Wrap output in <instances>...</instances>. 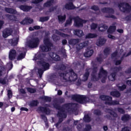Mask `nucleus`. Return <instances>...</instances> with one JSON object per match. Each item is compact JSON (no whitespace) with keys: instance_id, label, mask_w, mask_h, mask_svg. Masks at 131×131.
I'll return each instance as SVG.
<instances>
[{"instance_id":"nucleus-27","label":"nucleus","mask_w":131,"mask_h":131,"mask_svg":"<svg viewBox=\"0 0 131 131\" xmlns=\"http://www.w3.org/2000/svg\"><path fill=\"white\" fill-rule=\"evenodd\" d=\"M64 8L67 9V10H72L74 9L75 7L72 3H70L69 4H67L64 6Z\"/></svg>"},{"instance_id":"nucleus-25","label":"nucleus","mask_w":131,"mask_h":131,"mask_svg":"<svg viewBox=\"0 0 131 131\" xmlns=\"http://www.w3.org/2000/svg\"><path fill=\"white\" fill-rule=\"evenodd\" d=\"M98 29L99 31H105L108 29V27L106 26V25L101 24L98 27Z\"/></svg>"},{"instance_id":"nucleus-55","label":"nucleus","mask_w":131,"mask_h":131,"mask_svg":"<svg viewBox=\"0 0 131 131\" xmlns=\"http://www.w3.org/2000/svg\"><path fill=\"white\" fill-rule=\"evenodd\" d=\"M118 111L120 113H122V114L125 113L124 110H123L122 108H118Z\"/></svg>"},{"instance_id":"nucleus-33","label":"nucleus","mask_w":131,"mask_h":131,"mask_svg":"<svg viewBox=\"0 0 131 131\" xmlns=\"http://www.w3.org/2000/svg\"><path fill=\"white\" fill-rule=\"evenodd\" d=\"M5 11L7 13H9L10 14H16V10L12 8H5Z\"/></svg>"},{"instance_id":"nucleus-59","label":"nucleus","mask_w":131,"mask_h":131,"mask_svg":"<svg viewBox=\"0 0 131 131\" xmlns=\"http://www.w3.org/2000/svg\"><path fill=\"white\" fill-rule=\"evenodd\" d=\"M108 38H111V39H115L116 37L114 36L109 34L108 35Z\"/></svg>"},{"instance_id":"nucleus-44","label":"nucleus","mask_w":131,"mask_h":131,"mask_svg":"<svg viewBox=\"0 0 131 131\" xmlns=\"http://www.w3.org/2000/svg\"><path fill=\"white\" fill-rule=\"evenodd\" d=\"M92 129V126L91 125H86L85 128L83 131H90Z\"/></svg>"},{"instance_id":"nucleus-7","label":"nucleus","mask_w":131,"mask_h":131,"mask_svg":"<svg viewBox=\"0 0 131 131\" xmlns=\"http://www.w3.org/2000/svg\"><path fill=\"white\" fill-rule=\"evenodd\" d=\"M100 98L102 101H105V104H107L108 105H118L119 104V102L118 101L115 100L112 101V97L110 96L101 95Z\"/></svg>"},{"instance_id":"nucleus-13","label":"nucleus","mask_w":131,"mask_h":131,"mask_svg":"<svg viewBox=\"0 0 131 131\" xmlns=\"http://www.w3.org/2000/svg\"><path fill=\"white\" fill-rule=\"evenodd\" d=\"M17 57V52L14 49H12L9 53V60H14Z\"/></svg>"},{"instance_id":"nucleus-41","label":"nucleus","mask_w":131,"mask_h":131,"mask_svg":"<svg viewBox=\"0 0 131 131\" xmlns=\"http://www.w3.org/2000/svg\"><path fill=\"white\" fill-rule=\"evenodd\" d=\"M118 88L119 90V91H123V90H125L126 89V86L125 85H118Z\"/></svg>"},{"instance_id":"nucleus-11","label":"nucleus","mask_w":131,"mask_h":131,"mask_svg":"<svg viewBox=\"0 0 131 131\" xmlns=\"http://www.w3.org/2000/svg\"><path fill=\"white\" fill-rule=\"evenodd\" d=\"M84 23H86V20H82L79 17L75 18V26H77V27H81L83 26V24Z\"/></svg>"},{"instance_id":"nucleus-2","label":"nucleus","mask_w":131,"mask_h":131,"mask_svg":"<svg viewBox=\"0 0 131 131\" xmlns=\"http://www.w3.org/2000/svg\"><path fill=\"white\" fill-rule=\"evenodd\" d=\"M54 107L59 110L58 114H57V116H59V120L58 123L56 124V127H58L59 123H61V122L63 121V118H66V117H67L65 111L67 110L69 107L68 104H65L62 107H61L58 103H55V104H54Z\"/></svg>"},{"instance_id":"nucleus-31","label":"nucleus","mask_w":131,"mask_h":131,"mask_svg":"<svg viewBox=\"0 0 131 131\" xmlns=\"http://www.w3.org/2000/svg\"><path fill=\"white\" fill-rule=\"evenodd\" d=\"M66 19V15H64L63 16L59 15L58 16V20L59 23H63L64 21H65V19Z\"/></svg>"},{"instance_id":"nucleus-6","label":"nucleus","mask_w":131,"mask_h":131,"mask_svg":"<svg viewBox=\"0 0 131 131\" xmlns=\"http://www.w3.org/2000/svg\"><path fill=\"white\" fill-rule=\"evenodd\" d=\"M61 31H63V30H59V31L57 30H53V35L52 36V38L54 41H57V40H59V39H60V38L57 36V35H60V36H62V37L69 38L70 36L61 33Z\"/></svg>"},{"instance_id":"nucleus-54","label":"nucleus","mask_w":131,"mask_h":131,"mask_svg":"<svg viewBox=\"0 0 131 131\" xmlns=\"http://www.w3.org/2000/svg\"><path fill=\"white\" fill-rule=\"evenodd\" d=\"M95 115H101V112L99 110H95L94 112Z\"/></svg>"},{"instance_id":"nucleus-30","label":"nucleus","mask_w":131,"mask_h":131,"mask_svg":"<svg viewBox=\"0 0 131 131\" xmlns=\"http://www.w3.org/2000/svg\"><path fill=\"white\" fill-rule=\"evenodd\" d=\"M131 117L130 116H129V115H124L122 118H121V120H122V121H127V120H129V119H130Z\"/></svg>"},{"instance_id":"nucleus-36","label":"nucleus","mask_w":131,"mask_h":131,"mask_svg":"<svg viewBox=\"0 0 131 131\" xmlns=\"http://www.w3.org/2000/svg\"><path fill=\"white\" fill-rule=\"evenodd\" d=\"M53 3H54V1L51 0V1H48L46 3L44 4L45 8H48L49 7H51L52 6Z\"/></svg>"},{"instance_id":"nucleus-22","label":"nucleus","mask_w":131,"mask_h":131,"mask_svg":"<svg viewBox=\"0 0 131 131\" xmlns=\"http://www.w3.org/2000/svg\"><path fill=\"white\" fill-rule=\"evenodd\" d=\"M38 110L39 111H41V112H43V113H46V114H50L51 113V111L47 107H40L38 108Z\"/></svg>"},{"instance_id":"nucleus-26","label":"nucleus","mask_w":131,"mask_h":131,"mask_svg":"<svg viewBox=\"0 0 131 131\" xmlns=\"http://www.w3.org/2000/svg\"><path fill=\"white\" fill-rule=\"evenodd\" d=\"M98 35L95 33H88L85 35V38H96Z\"/></svg>"},{"instance_id":"nucleus-23","label":"nucleus","mask_w":131,"mask_h":131,"mask_svg":"<svg viewBox=\"0 0 131 131\" xmlns=\"http://www.w3.org/2000/svg\"><path fill=\"white\" fill-rule=\"evenodd\" d=\"M89 45V41H85L83 43H80L78 45H77L76 48L77 50H81L83 48H84V47H86Z\"/></svg>"},{"instance_id":"nucleus-10","label":"nucleus","mask_w":131,"mask_h":131,"mask_svg":"<svg viewBox=\"0 0 131 131\" xmlns=\"http://www.w3.org/2000/svg\"><path fill=\"white\" fill-rule=\"evenodd\" d=\"M98 77L99 78L101 79L102 82H105V80H106V79L107 78V72L103 70V68H101L100 70Z\"/></svg>"},{"instance_id":"nucleus-4","label":"nucleus","mask_w":131,"mask_h":131,"mask_svg":"<svg viewBox=\"0 0 131 131\" xmlns=\"http://www.w3.org/2000/svg\"><path fill=\"white\" fill-rule=\"evenodd\" d=\"M39 39L38 37H32L29 38V40L26 43V46L34 49L37 48L39 45Z\"/></svg>"},{"instance_id":"nucleus-62","label":"nucleus","mask_w":131,"mask_h":131,"mask_svg":"<svg viewBox=\"0 0 131 131\" xmlns=\"http://www.w3.org/2000/svg\"><path fill=\"white\" fill-rule=\"evenodd\" d=\"M34 29H35L36 30H37L38 29H40V27L39 26H35L34 27Z\"/></svg>"},{"instance_id":"nucleus-14","label":"nucleus","mask_w":131,"mask_h":131,"mask_svg":"<svg viewBox=\"0 0 131 131\" xmlns=\"http://www.w3.org/2000/svg\"><path fill=\"white\" fill-rule=\"evenodd\" d=\"M12 32H13V30L12 29H6L4 30L3 33V36L5 38L8 37V36H10L11 34H12Z\"/></svg>"},{"instance_id":"nucleus-38","label":"nucleus","mask_w":131,"mask_h":131,"mask_svg":"<svg viewBox=\"0 0 131 131\" xmlns=\"http://www.w3.org/2000/svg\"><path fill=\"white\" fill-rule=\"evenodd\" d=\"M90 74V73L89 72H86L85 74H84L83 77V81H85L88 80V78H89V75Z\"/></svg>"},{"instance_id":"nucleus-9","label":"nucleus","mask_w":131,"mask_h":131,"mask_svg":"<svg viewBox=\"0 0 131 131\" xmlns=\"http://www.w3.org/2000/svg\"><path fill=\"white\" fill-rule=\"evenodd\" d=\"M119 8L122 12H130L131 10V7L126 3H121L119 5Z\"/></svg>"},{"instance_id":"nucleus-58","label":"nucleus","mask_w":131,"mask_h":131,"mask_svg":"<svg viewBox=\"0 0 131 131\" xmlns=\"http://www.w3.org/2000/svg\"><path fill=\"white\" fill-rule=\"evenodd\" d=\"M121 131H129V128L128 127H125L122 129Z\"/></svg>"},{"instance_id":"nucleus-15","label":"nucleus","mask_w":131,"mask_h":131,"mask_svg":"<svg viewBox=\"0 0 131 131\" xmlns=\"http://www.w3.org/2000/svg\"><path fill=\"white\" fill-rule=\"evenodd\" d=\"M19 52H23V53H21L18 56L17 60H18V61L20 60H22V59H24V58H25V52H26V49L24 48L20 49Z\"/></svg>"},{"instance_id":"nucleus-53","label":"nucleus","mask_w":131,"mask_h":131,"mask_svg":"<svg viewBox=\"0 0 131 131\" xmlns=\"http://www.w3.org/2000/svg\"><path fill=\"white\" fill-rule=\"evenodd\" d=\"M8 97L9 98V99L12 98V91H11V90L8 91Z\"/></svg>"},{"instance_id":"nucleus-60","label":"nucleus","mask_w":131,"mask_h":131,"mask_svg":"<svg viewBox=\"0 0 131 131\" xmlns=\"http://www.w3.org/2000/svg\"><path fill=\"white\" fill-rule=\"evenodd\" d=\"M121 63V60H116L115 62L116 65H119Z\"/></svg>"},{"instance_id":"nucleus-35","label":"nucleus","mask_w":131,"mask_h":131,"mask_svg":"<svg viewBox=\"0 0 131 131\" xmlns=\"http://www.w3.org/2000/svg\"><path fill=\"white\" fill-rule=\"evenodd\" d=\"M115 76H116V73L111 74V75L108 76V79L111 81H114L115 80Z\"/></svg>"},{"instance_id":"nucleus-37","label":"nucleus","mask_w":131,"mask_h":131,"mask_svg":"<svg viewBox=\"0 0 131 131\" xmlns=\"http://www.w3.org/2000/svg\"><path fill=\"white\" fill-rule=\"evenodd\" d=\"M107 112L110 113L112 116H113V117L116 118L117 117V114L114 112L113 110H107Z\"/></svg>"},{"instance_id":"nucleus-47","label":"nucleus","mask_w":131,"mask_h":131,"mask_svg":"<svg viewBox=\"0 0 131 131\" xmlns=\"http://www.w3.org/2000/svg\"><path fill=\"white\" fill-rule=\"evenodd\" d=\"M42 99H43L45 101H46V102H50L51 99L50 97H47V96H43L42 97Z\"/></svg>"},{"instance_id":"nucleus-32","label":"nucleus","mask_w":131,"mask_h":131,"mask_svg":"<svg viewBox=\"0 0 131 131\" xmlns=\"http://www.w3.org/2000/svg\"><path fill=\"white\" fill-rule=\"evenodd\" d=\"M116 30V27L115 26H111L107 30L108 33H113Z\"/></svg>"},{"instance_id":"nucleus-24","label":"nucleus","mask_w":131,"mask_h":131,"mask_svg":"<svg viewBox=\"0 0 131 131\" xmlns=\"http://www.w3.org/2000/svg\"><path fill=\"white\" fill-rule=\"evenodd\" d=\"M93 54H94V50H93V49H88L84 54V56L86 57V58H89V57L92 56Z\"/></svg>"},{"instance_id":"nucleus-19","label":"nucleus","mask_w":131,"mask_h":131,"mask_svg":"<svg viewBox=\"0 0 131 131\" xmlns=\"http://www.w3.org/2000/svg\"><path fill=\"white\" fill-rule=\"evenodd\" d=\"M49 56L55 61H60V57L56 53L51 52L49 54Z\"/></svg>"},{"instance_id":"nucleus-46","label":"nucleus","mask_w":131,"mask_h":131,"mask_svg":"<svg viewBox=\"0 0 131 131\" xmlns=\"http://www.w3.org/2000/svg\"><path fill=\"white\" fill-rule=\"evenodd\" d=\"M50 18L49 17H41L40 18V22H45V21H48Z\"/></svg>"},{"instance_id":"nucleus-21","label":"nucleus","mask_w":131,"mask_h":131,"mask_svg":"<svg viewBox=\"0 0 131 131\" xmlns=\"http://www.w3.org/2000/svg\"><path fill=\"white\" fill-rule=\"evenodd\" d=\"M78 42H79V39H72L69 40V45L73 46H77V43H78Z\"/></svg>"},{"instance_id":"nucleus-45","label":"nucleus","mask_w":131,"mask_h":131,"mask_svg":"<svg viewBox=\"0 0 131 131\" xmlns=\"http://www.w3.org/2000/svg\"><path fill=\"white\" fill-rule=\"evenodd\" d=\"M27 90L29 93H31V94H33V93H35V92H36L35 89L32 88H27Z\"/></svg>"},{"instance_id":"nucleus-40","label":"nucleus","mask_w":131,"mask_h":131,"mask_svg":"<svg viewBox=\"0 0 131 131\" xmlns=\"http://www.w3.org/2000/svg\"><path fill=\"white\" fill-rule=\"evenodd\" d=\"M7 17L9 20H13V21L16 20V17H15L14 15H7Z\"/></svg>"},{"instance_id":"nucleus-28","label":"nucleus","mask_w":131,"mask_h":131,"mask_svg":"<svg viewBox=\"0 0 131 131\" xmlns=\"http://www.w3.org/2000/svg\"><path fill=\"white\" fill-rule=\"evenodd\" d=\"M32 7L30 6H21L20 7V10H22L23 11H24V12H28V11H29V10L32 9Z\"/></svg>"},{"instance_id":"nucleus-12","label":"nucleus","mask_w":131,"mask_h":131,"mask_svg":"<svg viewBox=\"0 0 131 131\" xmlns=\"http://www.w3.org/2000/svg\"><path fill=\"white\" fill-rule=\"evenodd\" d=\"M102 12H103V13H108L109 14V15L106 16L107 18H113V19H115V16L111 14L114 13V10H113V9L110 8H103L102 10Z\"/></svg>"},{"instance_id":"nucleus-42","label":"nucleus","mask_w":131,"mask_h":131,"mask_svg":"<svg viewBox=\"0 0 131 131\" xmlns=\"http://www.w3.org/2000/svg\"><path fill=\"white\" fill-rule=\"evenodd\" d=\"M119 56V54H117V52H115L112 54V59H117Z\"/></svg>"},{"instance_id":"nucleus-18","label":"nucleus","mask_w":131,"mask_h":131,"mask_svg":"<svg viewBox=\"0 0 131 131\" xmlns=\"http://www.w3.org/2000/svg\"><path fill=\"white\" fill-rule=\"evenodd\" d=\"M106 39L105 38H99L96 42V45L98 47H102L104 46V43H106Z\"/></svg>"},{"instance_id":"nucleus-56","label":"nucleus","mask_w":131,"mask_h":131,"mask_svg":"<svg viewBox=\"0 0 131 131\" xmlns=\"http://www.w3.org/2000/svg\"><path fill=\"white\" fill-rule=\"evenodd\" d=\"M97 71H98V69H97V67H94L93 69V74H95V73H96V72H97Z\"/></svg>"},{"instance_id":"nucleus-50","label":"nucleus","mask_w":131,"mask_h":131,"mask_svg":"<svg viewBox=\"0 0 131 131\" xmlns=\"http://www.w3.org/2000/svg\"><path fill=\"white\" fill-rule=\"evenodd\" d=\"M72 23V19L71 18H70L67 21L66 24V26H67V25H70Z\"/></svg>"},{"instance_id":"nucleus-48","label":"nucleus","mask_w":131,"mask_h":131,"mask_svg":"<svg viewBox=\"0 0 131 131\" xmlns=\"http://www.w3.org/2000/svg\"><path fill=\"white\" fill-rule=\"evenodd\" d=\"M110 53V50L109 49V48H106L104 51V55H105L106 56H107V55H109Z\"/></svg>"},{"instance_id":"nucleus-63","label":"nucleus","mask_w":131,"mask_h":131,"mask_svg":"<svg viewBox=\"0 0 131 131\" xmlns=\"http://www.w3.org/2000/svg\"><path fill=\"white\" fill-rule=\"evenodd\" d=\"M62 45H67V40H66V39H63V40H62Z\"/></svg>"},{"instance_id":"nucleus-1","label":"nucleus","mask_w":131,"mask_h":131,"mask_svg":"<svg viewBox=\"0 0 131 131\" xmlns=\"http://www.w3.org/2000/svg\"><path fill=\"white\" fill-rule=\"evenodd\" d=\"M33 60L34 61H36L38 65L42 68V69H38V73L39 75V77L40 78H41V76L43 73V71H46V70H48V69L50 68V64L41 59V55H40L39 52L35 55Z\"/></svg>"},{"instance_id":"nucleus-5","label":"nucleus","mask_w":131,"mask_h":131,"mask_svg":"<svg viewBox=\"0 0 131 131\" xmlns=\"http://www.w3.org/2000/svg\"><path fill=\"white\" fill-rule=\"evenodd\" d=\"M44 45H41L40 48L42 52H49L51 50V47L53 44L50 41V39L48 37L45 38L43 40Z\"/></svg>"},{"instance_id":"nucleus-52","label":"nucleus","mask_w":131,"mask_h":131,"mask_svg":"<svg viewBox=\"0 0 131 131\" xmlns=\"http://www.w3.org/2000/svg\"><path fill=\"white\" fill-rule=\"evenodd\" d=\"M7 67H9V70H11L12 68H13V64H12V62H10L9 63L7 64Z\"/></svg>"},{"instance_id":"nucleus-34","label":"nucleus","mask_w":131,"mask_h":131,"mask_svg":"<svg viewBox=\"0 0 131 131\" xmlns=\"http://www.w3.org/2000/svg\"><path fill=\"white\" fill-rule=\"evenodd\" d=\"M111 96L113 97H116L118 98V97H120V93L118 91H115L111 92Z\"/></svg>"},{"instance_id":"nucleus-29","label":"nucleus","mask_w":131,"mask_h":131,"mask_svg":"<svg viewBox=\"0 0 131 131\" xmlns=\"http://www.w3.org/2000/svg\"><path fill=\"white\" fill-rule=\"evenodd\" d=\"M5 67L0 66V76H2V73L3 72V71H4V70H5ZM0 82L3 84H5L6 83V81H5V80L0 79Z\"/></svg>"},{"instance_id":"nucleus-51","label":"nucleus","mask_w":131,"mask_h":131,"mask_svg":"<svg viewBox=\"0 0 131 131\" xmlns=\"http://www.w3.org/2000/svg\"><path fill=\"white\" fill-rule=\"evenodd\" d=\"M120 70H121V67L114 68L113 70V71H114L115 73L118 72V71H120Z\"/></svg>"},{"instance_id":"nucleus-43","label":"nucleus","mask_w":131,"mask_h":131,"mask_svg":"<svg viewBox=\"0 0 131 131\" xmlns=\"http://www.w3.org/2000/svg\"><path fill=\"white\" fill-rule=\"evenodd\" d=\"M30 106L31 107H34L35 106H37V101H33L30 103Z\"/></svg>"},{"instance_id":"nucleus-64","label":"nucleus","mask_w":131,"mask_h":131,"mask_svg":"<svg viewBox=\"0 0 131 131\" xmlns=\"http://www.w3.org/2000/svg\"><path fill=\"white\" fill-rule=\"evenodd\" d=\"M130 72H131V68L129 69L128 70L125 71V73H126L127 74L130 73Z\"/></svg>"},{"instance_id":"nucleus-8","label":"nucleus","mask_w":131,"mask_h":131,"mask_svg":"<svg viewBox=\"0 0 131 131\" xmlns=\"http://www.w3.org/2000/svg\"><path fill=\"white\" fill-rule=\"evenodd\" d=\"M72 98L73 100H74L75 101H76V102L80 103L81 104L88 103V100H89V98H87L83 95H73L72 96Z\"/></svg>"},{"instance_id":"nucleus-16","label":"nucleus","mask_w":131,"mask_h":131,"mask_svg":"<svg viewBox=\"0 0 131 131\" xmlns=\"http://www.w3.org/2000/svg\"><path fill=\"white\" fill-rule=\"evenodd\" d=\"M19 40V38H14L13 39H9L8 41V42L11 45V46H13V47H15V46H17L18 44V41Z\"/></svg>"},{"instance_id":"nucleus-17","label":"nucleus","mask_w":131,"mask_h":131,"mask_svg":"<svg viewBox=\"0 0 131 131\" xmlns=\"http://www.w3.org/2000/svg\"><path fill=\"white\" fill-rule=\"evenodd\" d=\"M33 22V19H31L29 17H27L25 18L21 23L23 25H25L26 24H31Z\"/></svg>"},{"instance_id":"nucleus-20","label":"nucleus","mask_w":131,"mask_h":131,"mask_svg":"<svg viewBox=\"0 0 131 131\" xmlns=\"http://www.w3.org/2000/svg\"><path fill=\"white\" fill-rule=\"evenodd\" d=\"M73 33L75 35H77L79 37H81V36H83L84 35L83 32L80 30H74Z\"/></svg>"},{"instance_id":"nucleus-3","label":"nucleus","mask_w":131,"mask_h":131,"mask_svg":"<svg viewBox=\"0 0 131 131\" xmlns=\"http://www.w3.org/2000/svg\"><path fill=\"white\" fill-rule=\"evenodd\" d=\"M61 79L66 81H75L77 79V75L73 71L66 73H59Z\"/></svg>"},{"instance_id":"nucleus-49","label":"nucleus","mask_w":131,"mask_h":131,"mask_svg":"<svg viewBox=\"0 0 131 131\" xmlns=\"http://www.w3.org/2000/svg\"><path fill=\"white\" fill-rule=\"evenodd\" d=\"M98 26V25L96 24H92L91 26V28L92 30H94V29H96Z\"/></svg>"},{"instance_id":"nucleus-57","label":"nucleus","mask_w":131,"mask_h":131,"mask_svg":"<svg viewBox=\"0 0 131 131\" xmlns=\"http://www.w3.org/2000/svg\"><path fill=\"white\" fill-rule=\"evenodd\" d=\"M92 10L94 11H98L99 10V8L97 6H94L92 7Z\"/></svg>"},{"instance_id":"nucleus-39","label":"nucleus","mask_w":131,"mask_h":131,"mask_svg":"<svg viewBox=\"0 0 131 131\" xmlns=\"http://www.w3.org/2000/svg\"><path fill=\"white\" fill-rule=\"evenodd\" d=\"M84 120L85 122H90L91 121V118L89 116V115H85Z\"/></svg>"},{"instance_id":"nucleus-61","label":"nucleus","mask_w":131,"mask_h":131,"mask_svg":"<svg viewBox=\"0 0 131 131\" xmlns=\"http://www.w3.org/2000/svg\"><path fill=\"white\" fill-rule=\"evenodd\" d=\"M20 110L21 111H26L27 112V111H28V108L26 107H21L20 108Z\"/></svg>"}]
</instances>
